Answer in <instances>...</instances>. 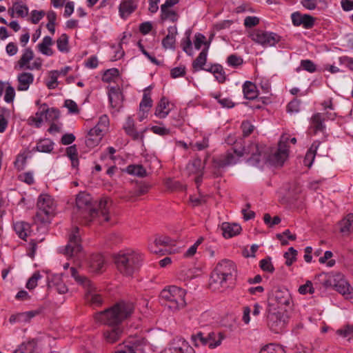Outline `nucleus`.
<instances>
[{
    "mask_svg": "<svg viewBox=\"0 0 353 353\" xmlns=\"http://www.w3.org/2000/svg\"><path fill=\"white\" fill-rule=\"evenodd\" d=\"M14 9L17 17L24 18L28 14V8L21 2H15L13 3Z\"/></svg>",
    "mask_w": 353,
    "mask_h": 353,
    "instance_id": "48",
    "label": "nucleus"
},
{
    "mask_svg": "<svg viewBox=\"0 0 353 353\" xmlns=\"http://www.w3.org/2000/svg\"><path fill=\"white\" fill-rule=\"evenodd\" d=\"M272 300L279 306H288L292 301L291 294L287 289H276L272 294Z\"/></svg>",
    "mask_w": 353,
    "mask_h": 353,
    "instance_id": "19",
    "label": "nucleus"
},
{
    "mask_svg": "<svg viewBox=\"0 0 353 353\" xmlns=\"http://www.w3.org/2000/svg\"><path fill=\"white\" fill-rule=\"evenodd\" d=\"M223 336L221 332H210L207 335L208 347L211 349L215 348L221 345Z\"/></svg>",
    "mask_w": 353,
    "mask_h": 353,
    "instance_id": "37",
    "label": "nucleus"
},
{
    "mask_svg": "<svg viewBox=\"0 0 353 353\" xmlns=\"http://www.w3.org/2000/svg\"><path fill=\"white\" fill-rule=\"evenodd\" d=\"M101 139L99 137L94 136V134L90 131L88 132L85 138V145L88 148H93L98 145L101 142Z\"/></svg>",
    "mask_w": 353,
    "mask_h": 353,
    "instance_id": "51",
    "label": "nucleus"
},
{
    "mask_svg": "<svg viewBox=\"0 0 353 353\" xmlns=\"http://www.w3.org/2000/svg\"><path fill=\"white\" fill-rule=\"evenodd\" d=\"M41 278V275L39 272H34L32 276L29 278L26 283V288L28 290H33L37 285L38 281Z\"/></svg>",
    "mask_w": 353,
    "mask_h": 353,
    "instance_id": "57",
    "label": "nucleus"
},
{
    "mask_svg": "<svg viewBox=\"0 0 353 353\" xmlns=\"http://www.w3.org/2000/svg\"><path fill=\"white\" fill-rule=\"evenodd\" d=\"M70 273L74 281L84 288L86 301L92 306L101 305L103 299L95 285L87 277L81 274L78 270L74 267L70 268Z\"/></svg>",
    "mask_w": 353,
    "mask_h": 353,
    "instance_id": "6",
    "label": "nucleus"
},
{
    "mask_svg": "<svg viewBox=\"0 0 353 353\" xmlns=\"http://www.w3.org/2000/svg\"><path fill=\"white\" fill-rule=\"evenodd\" d=\"M335 287L336 291L340 294L346 296V298L352 297V288L347 282L345 281H339L335 285Z\"/></svg>",
    "mask_w": 353,
    "mask_h": 353,
    "instance_id": "43",
    "label": "nucleus"
},
{
    "mask_svg": "<svg viewBox=\"0 0 353 353\" xmlns=\"http://www.w3.org/2000/svg\"><path fill=\"white\" fill-rule=\"evenodd\" d=\"M297 256V251L292 247H290L288 252L284 254L285 259V265L290 266L296 260Z\"/></svg>",
    "mask_w": 353,
    "mask_h": 353,
    "instance_id": "52",
    "label": "nucleus"
},
{
    "mask_svg": "<svg viewBox=\"0 0 353 353\" xmlns=\"http://www.w3.org/2000/svg\"><path fill=\"white\" fill-rule=\"evenodd\" d=\"M52 44V38L49 36H46L43 39L42 42L38 44V49L43 54L52 56L53 54V51L50 48Z\"/></svg>",
    "mask_w": 353,
    "mask_h": 353,
    "instance_id": "39",
    "label": "nucleus"
},
{
    "mask_svg": "<svg viewBox=\"0 0 353 353\" xmlns=\"http://www.w3.org/2000/svg\"><path fill=\"white\" fill-rule=\"evenodd\" d=\"M37 347V341L32 339L22 343L12 353H35Z\"/></svg>",
    "mask_w": 353,
    "mask_h": 353,
    "instance_id": "31",
    "label": "nucleus"
},
{
    "mask_svg": "<svg viewBox=\"0 0 353 353\" xmlns=\"http://www.w3.org/2000/svg\"><path fill=\"white\" fill-rule=\"evenodd\" d=\"M227 63L232 67H238L243 64V59L236 54H231L227 59Z\"/></svg>",
    "mask_w": 353,
    "mask_h": 353,
    "instance_id": "59",
    "label": "nucleus"
},
{
    "mask_svg": "<svg viewBox=\"0 0 353 353\" xmlns=\"http://www.w3.org/2000/svg\"><path fill=\"white\" fill-rule=\"evenodd\" d=\"M27 158L28 157L26 152L19 153L17 156L16 159L14 162V167L18 170H23L26 163Z\"/></svg>",
    "mask_w": 353,
    "mask_h": 353,
    "instance_id": "50",
    "label": "nucleus"
},
{
    "mask_svg": "<svg viewBox=\"0 0 353 353\" xmlns=\"http://www.w3.org/2000/svg\"><path fill=\"white\" fill-rule=\"evenodd\" d=\"M267 323L270 330L274 332H279L285 325V321L283 319V314L280 312L267 311Z\"/></svg>",
    "mask_w": 353,
    "mask_h": 353,
    "instance_id": "15",
    "label": "nucleus"
},
{
    "mask_svg": "<svg viewBox=\"0 0 353 353\" xmlns=\"http://www.w3.org/2000/svg\"><path fill=\"white\" fill-rule=\"evenodd\" d=\"M64 274H54L52 275L51 283L55 287L56 290L59 294H65L66 292V285L63 281Z\"/></svg>",
    "mask_w": 353,
    "mask_h": 353,
    "instance_id": "36",
    "label": "nucleus"
},
{
    "mask_svg": "<svg viewBox=\"0 0 353 353\" xmlns=\"http://www.w3.org/2000/svg\"><path fill=\"white\" fill-rule=\"evenodd\" d=\"M336 334L343 338L347 339L348 341L353 340V325H346L336 330Z\"/></svg>",
    "mask_w": 353,
    "mask_h": 353,
    "instance_id": "44",
    "label": "nucleus"
},
{
    "mask_svg": "<svg viewBox=\"0 0 353 353\" xmlns=\"http://www.w3.org/2000/svg\"><path fill=\"white\" fill-rule=\"evenodd\" d=\"M292 24L296 26H302L305 29H311L314 27L316 18L308 14H301L296 11L291 14Z\"/></svg>",
    "mask_w": 353,
    "mask_h": 353,
    "instance_id": "13",
    "label": "nucleus"
},
{
    "mask_svg": "<svg viewBox=\"0 0 353 353\" xmlns=\"http://www.w3.org/2000/svg\"><path fill=\"white\" fill-rule=\"evenodd\" d=\"M17 81V90L26 91L34 81V75L30 72H23L18 74Z\"/></svg>",
    "mask_w": 353,
    "mask_h": 353,
    "instance_id": "24",
    "label": "nucleus"
},
{
    "mask_svg": "<svg viewBox=\"0 0 353 353\" xmlns=\"http://www.w3.org/2000/svg\"><path fill=\"white\" fill-rule=\"evenodd\" d=\"M109 118L107 115L104 114L99 117L97 124L92 129L90 130L94 136H97L100 139H102L105 133L108 130L109 127Z\"/></svg>",
    "mask_w": 353,
    "mask_h": 353,
    "instance_id": "21",
    "label": "nucleus"
},
{
    "mask_svg": "<svg viewBox=\"0 0 353 353\" xmlns=\"http://www.w3.org/2000/svg\"><path fill=\"white\" fill-rule=\"evenodd\" d=\"M68 259L75 257L77 263H79L83 257L81 245V234L78 225H72L68 236Z\"/></svg>",
    "mask_w": 353,
    "mask_h": 353,
    "instance_id": "9",
    "label": "nucleus"
},
{
    "mask_svg": "<svg viewBox=\"0 0 353 353\" xmlns=\"http://www.w3.org/2000/svg\"><path fill=\"white\" fill-rule=\"evenodd\" d=\"M165 185L168 188L171 190H183L184 186L177 181H174L170 179H168L165 181Z\"/></svg>",
    "mask_w": 353,
    "mask_h": 353,
    "instance_id": "62",
    "label": "nucleus"
},
{
    "mask_svg": "<svg viewBox=\"0 0 353 353\" xmlns=\"http://www.w3.org/2000/svg\"><path fill=\"white\" fill-rule=\"evenodd\" d=\"M298 291L301 294H306L307 293L312 294L314 292V288L312 286V283L310 281H307L305 284L299 288Z\"/></svg>",
    "mask_w": 353,
    "mask_h": 353,
    "instance_id": "61",
    "label": "nucleus"
},
{
    "mask_svg": "<svg viewBox=\"0 0 353 353\" xmlns=\"http://www.w3.org/2000/svg\"><path fill=\"white\" fill-rule=\"evenodd\" d=\"M203 44L205 46V48L210 46V43L205 41V37L203 34L201 33L196 34L194 41V48L196 50H199Z\"/></svg>",
    "mask_w": 353,
    "mask_h": 353,
    "instance_id": "58",
    "label": "nucleus"
},
{
    "mask_svg": "<svg viewBox=\"0 0 353 353\" xmlns=\"http://www.w3.org/2000/svg\"><path fill=\"white\" fill-rule=\"evenodd\" d=\"M243 92L245 98L249 100L254 99L258 95V91L255 84L248 81L244 83Z\"/></svg>",
    "mask_w": 353,
    "mask_h": 353,
    "instance_id": "35",
    "label": "nucleus"
},
{
    "mask_svg": "<svg viewBox=\"0 0 353 353\" xmlns=\"http://www.w3.org/2000/svg\"><path fill=\"white\" fill-rule=\"evenodd\" d=\"M186 169L189 174H198L203 172V166L201 160L199 159H194L192 161H190L188 163Z\"/></svg>",
    "mask_w": 353,
    "mask_h": 353,
    "instance_id": "38",
    "label": "nucleus"
},
{
    "mask_svg": "<svg viewBox=\"0 0 353 353\" xmlns=\"http://www.w3.org/2000/svg\"><path fill=\"white\" fill-rule=\"evenodd\" d=\"M324 121L325 117L321 113H316L312 117L311 125L314 134L318 132H324L325 130V125L323 123Z\"/></svg>",
    "mask_w": 353,
    "mask_h": 353,
    "instance_id": "29",
    "label": "nucleus"
},
{
    "mask_svg": "<svg viewBox=\"0 0 353 353\" xmlns=\"http://www.w3.org/2000/svg\"><path fill=\"white\" fill-rule=\"evenodd\" d=\"M341 232L349 234L353 232V214H348L340 223Z\"/></svg>",
    "mask_w": 353,
    "mask_h": 353,
    "instance_id": "40",
    "label": "nucleus"
},
{
    "mask_svg": "<svg viewBox=\"0 0 353 353\" xmlns=\"http://www.w3.org/2000/svg\"><path fill=\"white\" fill-rule=\"evenodd\" d=\"M108 99L111 107L119 111L122 106L123 94L118 86H112L110 88L108 91Z\"/></svg>",
    "mask_w": 353,
    "mask_h": 353,
    "instance_id": "18",
    "label": "nucleus"
},
{
    "mask_svg": "<svg viewBox=\"0 0 353 353\" xmlns=\"http://www.w3.org/2000/svg\"><path fill=\"white\" fill-rule=\"evenodd\" d=\"M192 340L195 346L207 345L208 344L207 336H204L203 333L201 332L192 335Z\"/></svg>",
    "mask_w": 353,
    "mask_h": 353,
    "instance_id": "53",
    "label": "nucleus"
},
{
    "mask_svg": "<svg viewBox=\"0 0 353 353\" xmlns=\"http://www.w3.org/2000/svg\"><path fill=\"white\" fill-rule=\"evenodd\" d=\"M208 51V46L202 50V51L199 53V56L193 61L192 68L194 72H196L201 70V69H204L203 66L205 65L207 61Z\"/></svg>",
    "mask_w": 353,
    "mask_h": 353,
    "instance_id": "33",
    "label": "nucleus"
},
{
    "mask_svg": "<svg viewBox=\"0 0 353 353\" xmlns=\"http://www.w3.org/2000/svg\"><path fill=\"white\" fill-rule=\"evenodd\" d=\"M57 208L54 199L48 194H41L39 196L37 202V212L34 216L35 223H49L54 216Z\"/></svg>",
    "mask_w": 353,
    "mask_h": 353,
    "instance_id": "7",
    "label": "nucleus"
},
{
    "mask_svg": "<svg viewBox=\"0 0 353 353\" xmlns=\"http://www.w3.org/2000/svg\"><path fill=\"white\" fill-rule=\"evenodd\" d=\"M126 171L128 174L139 177H144L147 175L146 170L142 165H130L127 167Z\"/></svg>",
    "mask_w": 353,
    "mask_h": 353,
    "instance_id": "42",
    "label": "nucleus"
},
{
    "mask_svg": "<svg viewBox=\"0 0 353 353\" xmlns=\"http://www.w3.org/2000/svg\"><path fill=\"white\" fill-rule=\"evenodd\" d=\"M168 99L163 97L156 107L155 115L160 119L165 118L170 112V110L168 108Z\"/></svg>",
    "mask_w": 353,
    "mask_h": 353,
    "instance_id": "32",
    "label": "nucleus"
},
{
    "mask_svg": "<svg viewBox=\"0 0 353 353\" xmlns=\"http://www.w3.org/2000/svg\"><path fill=\"white\" fill-rule=\"evenodd\" d=\"M119 75V71L117 68H113L105 71L102 76V81L105 83L114 81L115 79Z\"/></svg>",
    "mask_w": 353,
    "mask_h": 353,
    "instance_id": "46",
    "label": "nucleus"
},
{
    "mask_svg": "<svg viewBox=\"0 0 353 353\" xmlns=\"http://www.w3.org/2000/svg\"><path fill=\"white\" fill-rule=\"evenodd\" d=\"M60 117V111L56 108H49L46 103L41 104L35 116L30 117L28 119L30 124L39 128L46 121L48 123L57 121Z\"/></svg>",
    "mask_w": 353,
    "mask_h": 353,
    "instance_id": "10",
    "label": "nucleus"
},
{
    "mask_svg": "<svg viewBox=\"0 0 353 353\" xmlns=\"http://www.w3.org/2000/svg\"><path fill=\"white\" fill-rule=\"evenodd\" d=\"M260 268L263 271L269 273H273L274 271V268L271 262V259L270 257L263 259L260 261Z\"/></svg>",
    "mask_w": 353,
    "mask_h": 353,
    "instance_id": "56",
    "label": "nucleus"
},
{
    "mask_svg": "<svg viewBox=\"0 0 353 353\" xmlns=\"http://www.w3.org/2000/svg\"><path fill=\"white\" fill-rule=\"evenodd\" d=\"M236 267L230 260H222L219 262L210 276V287L213 290L228 288L234 279Z\"/></svg>",
    "mask_w": 353,
    "mask_h": 353,
    "instance_id": "5",
    "label": "nucleus"
},
{
    "mask_svg": "<svg viewBox=\"0 0 353 353\" xmlns=\"http://www.w3.org/2000/svg\"><path fill=\"white\" fill-rule=\"evenodd\" d=\"M33 51L30 48L24 49L21 57L17 62V64L14 67L15 69L18 68L19 70H28V67L31 66L30 62L33 59Z\"/></svg>",
    "mask_w": 353,
    "mask_h": 353,
    "instance_id": "23",
    "label": "nucleus"
},
{
    "mask_svg": "<svg viewBox=\"0 0 353 353\" xmlns=\"http://www.w3.org/2000/svg\"><path fill=\"white\" fill-rule=\"evenodd\" d=\"M254 126L249 121H243L241 125V129L242 130L243 137L250 136L254 130Z\"/></svg>",
    "mask_w": 353,
    "mask_h": 353,
    "instance_id": "54",
    "label": "nucleus"
},
{
    "mask_svg": "<svg viewBox=\"0 0 353 353\" xmlns=\"http://www.w3.org/2000/svg\"><path fill=\"white\" fill-rule=\"evenodd\" d=\"M123 129L125 133L132 137L133 140H141L143 139V132L146 130H144L143 132H139L137 131L134 127V121L133 119L130 117H128L126 119V121L123 125Z\"/></svg>",
    "mask_w": 353,
    "mask_h": 353,
    "instance_id": "22",
    "label": "nucleus"
},
{
    "mask_svg": "<svg viewBox=\"0 0 353 353\" xmlns=\"http://www.w3.org/2000/svg\"><path fill=\"white\" fill-rule=\"evenodd\" d=\"M301 66L303 68V70L310 73H313L316 70V65L314 63L313 61L309 59L302 60L301 61Z\"/></svg>",
    "mask_w": 353,
    "mask_h": 353,
    "instance_id": "63",
    "label": "nucleus"
},
{
    "mask_svg": "<svg viewBox=\"0 0 353 353\" xmlns=\"http://www.w3.org/2000/svg\"><path fill=\"white\" fill-rule=\"evenodd\" d=\"M134 310L132 303L120 301L111 307L94 315V319L105 325H121V323L129 317Z\"/></svg>",
    "mask_w": 353,
    "mask_h": 353,
    "instance_id": "3",
    "label": "nucleus"
},
{
    "mask_svg": "<svg viewBox=\"0 0 353 353\" xmlns=\"http://www.w3.org/2000/svg\"><path fill=\"white\" fill-rule=\"evenodd\" d=\"M66 72V68L64 69H61V71L59 70H52L49 72L48 76L45 80V84L48 89H54L59 85L58 78L60 77L61 74H65Z\"/></svg>",
    "mask_w": 353,
    "mask_h": 353,
    "instance_id": "28",
    "label": "nucleus"
},
{
    "mask_svg": "<svg viewBox=\"0 0 353 353\" xmlns=\"http://www.w3.org/2000/svg\"><path fill=\"white\" fill-rule=\"evenodd\" d=\"M13 228L17 236L23 240H26L31 232V226L26 221H21L14 223Z\"/></svg>",
    "mask_w": 353,
    "mask_h": 353,
    "instance_id": "25",
    "label": "nucleus"
},
{
    "mask_svg": "<svg viewBox=\"0 0 353 353\" xmlns=\"http://www.w3.org/2000/svg\"><path fill=\"white\" fill-rule=\"evenodd\" d=\"M320 144H321V142L319 141H315L312 143V145L307 150V152L305 154V157L304 158L303 163H304L305 165H306L309 168L311 167V165H312L313 161L314 160L316 150H317L318 148L319 147Z\"/></svg>",
    "mask_w": 353,
    "mask_h": 353,
    "instance_id": "34",
    "label": "nucleus"
},
{
    "mask_svg": "<svg viewBox=\"0 0 353 353\" xmlns=\"http://www.w3.org/2000/svg\"><path fill=\"white\" fill-rule=\"evenodd\" d=\"M143 255L134 250L119 251L113 255V262L117 270L124 276H132L142 265Z\"/></svg>",
    "mask_w": 353,
    "mask_h": 353,
    "instance_id": "4",
    "label": "nucleus"
},
{
    "mask_svg": "<svg viewBox=\"0 0 353 353\" xmlns=\"http://www.w3.org/2000/svg\"><path fill=\"white\" fill-rule=\"evenodd\" d=\"M36 150L41 152H50L53 150V143L50 139L41 140L37 143Z\"/></svg>",
    "mask_w": 353,
    "mask_h": 353,
    "instance_id": "47",
    "label": "nucleus"
},
{
    "mask_svg": "<svg viewBox=\"0 0 353 353\" xmlns=\"http://www.w3.org/2000/svg\"><path fill=\"white\" fill-rule=\"evenodd\" d=\"M208 72L213 73L216 79L221 83L225 81V74L223 67L219 64H214L210 66V70Z\"/></svg>",
    "mask_w": 353,
    "mask_h": 353,
    "instance_id": "41",
    "label": "nucleus"
},
{
    "mask_svg": "<svg viewBox=\"0 0 353 353\" xmlns=\"http://www.w3.org/2000/svg\"><path fill=\"white\" fill-rule=\"evenodd\" d=\"M178 14L172 10L166 9L164 12H161L162 20H170L172 22H175L178 20Z\"/></svg>",
    "mask_w": 353,
    "mask_h": 353,
    "instance_id": "55",
    "label": "nucleus"
},
{
    "mask_svg": "<svg viewBox=\"0 0 353 353\" xmlns=\"http://www.w3.org/2000/svg\"><path fill=\"white\" fill-rule=\"evenodd\" d=\"M245 154L250 155L247 161L251 165H257L261 160L266 158L264 146L250 143L241 150L236 148L228 150L225 154L214 158L213 163L216 167L223 168L236 163L239 159Z\"/></svg>",
    "mask_w": 353,
    "mask_h": 353,
    "instance_id": "2",
    "label": "nucleus"
},
{
    "mask_svg": "<svg viewBox=\"0 0 353 353\" xmlns=\"http://www.w3.org/2000/svg\"><path fill=\"white\" fill-rule=\"evenodd\" d=\"M40 313L39 310H31L25 312L18 313L12 315L10 317V322L13 323H27L29 322L33 317L36 316Z\"/></svg>",
    "mask_w": 353,
    "mask_h": 353,
    "instance_id": "26",
    "label": "nucleus"
},
{
    "mask_svg": "<svg viewBox=\"0 0 353 353\" xmlns=\"http://www.w3.org/2000/svg\"><path fill=\"white\" fill-rule=\"evenodd\" d=\"M260 23V19L255 16H248L244 19V26L245 28H252L256 26Z\"/></svg>",
    "mask_w": 353,
    "mask_h": 353,
    "instance_id": "64",
    "label": "nucleus"
},
{
    "mask_svg": "<svg viewBox=\"0 0 353 353\" xmlns=\"http://www.w3.org/2000/svg\"><path fill=\"white\" fill-rule=\"evenodd\" d=\"M289 137L283 135L279 142L278 149L272 157V161L279 165H282L288 157V145Z\"/></svg>",
    "mask_w": 353,
    "mask_h": 353,
    "instance_id": "12",
    "label": "nucleus"
},
{
    "mask_svg": "<svg viewBox=\"0 0 353 353\" xmlns=\"http://www.w3.org/2000/svg\"><path fill=\"white\" fill-rule=\"evenodd\" d=\"M123 333L121 325H106L103 330V335L107 343H114L117 342Z\"/></svg>",
    "mask_w": 353,
    "mask_h": 353,
    "instance_id": "17",
    "label": "nucleus"
},
{
    "mask_svg": "<svg viewBox=\"0 0 353 353\" xmlns=\"http://www.w3.org/2000/svg\"><path fill=\"white\" fill-rule=\"evenodd\" d=\"M185 291L177 286L172 285L161 292V298L167 302L168 307L172 311L179 310L185 305Z\"/></svg>",
    "mask_w": 353,
    "mask_h": 353,
    "instance_id": "8",
    "label": "nucleus"
},
{
    "mask_svg": "<svg viewBox=\"0 0 353 353\" xmlns=\"http://www.w3.org/2000/svg\"><path fill=\"white\" fill-rule=\"evenodd\" d=\"M138 1L139 0H122L119 6L121 18L125 19L134 12L137 8Z\"/></svg>",
    "mask_w": 353,
    "mask_h": 353,
    "instance_id": "20",
    "label": "nucleus"
},
{
    "mask_svg": "<svg viewBox=\"0 0 353 353\" xmlns=\"http://www.w3.org/2000/svg\"><path fill=\"white\" fill-rule=\"evenodd\" d=\"M160 353H195L194 350L183 339L174 340Z\"/></svg>",
    "mask_w": 353,
    "mask_h": 353,
    "instance_id": "14",
    "label": "nucleus"
},
{
    "mask_svg": "<svg viewBox=\"0 0 353 353\" xmlns=\"http://www.w3.org/2000/svg\"><path fill=\"white\" fill-rule=\"evenodd\" d=\"M105 259L101 254L92 256L90 260L91 271L95 273H101L104 270Z\"/></svg>",
    "mask_w": 353,
    "mask_h": 353,
    "instance_id": "30",
    "label": "nucleus"
},
{
    "mask_svg": "<svg viewBox=\"0 0 353 353\" xmlns=\"http://www.w3.org/2000/svg\"><path fill=\"white\" fill-rule=\"evenodd\" d=\"M110 205V199L103 198L99 201L97 209L91 195L85 192H81L76 197L77 212L72 214V221H84L85 223H88L96 220L99 224L108 223L110 221L109 212Z\"/></svg>",
    "mask_w": 353,
    "mask_h": 353,
    "instance_id": "1",
    "label": "nucleus"
},
{
    "mask_svg": "<svg viewBox=\"0 0 353 353\" xmlns=\"http://www.w3.org/2000/svg\"><path fill=\"white\" fill-rule=\"evenodd\" d=\"M248 37L254 43L265 48L275 46L281 39V37L278 34L261 29H254L250 31Z\"/></svg>",
    "mask_w": 353,
    "mask_h": 353,
    "instance_id": "11",
    "label": "nucleus"
},
{
    "mask_svg": "<svg viewBox=\"0 0 353 353\" xmlns=\"http://www.w3.org/2000/svg\"><path fill=\"white\" fill-rule=\"evenodd\" d=\"M19 180L26 183L28 185H32L34 183L33 173L32 172H23L19 175Z\"/></svg>",
    "mask_w": 353,
    "mask_h": 353,
    "instance_id": "60",
    "label": "nucleus"
},
{
    "mask_svg": "<svg viewBox=\"0 0 353 353\" xmlns=\"http://www.w3.org/2000/svg\"><path fill=\"white\" fill-rule=\"evenodd\" d=\"M259 353H285V351L279 345L269 344L263 347Z\"/></svg>",
    "mask_w": 353,
    "mask_h": 353,
    "instance_id": "49",
    "label": "nucleus"
},
{
    "mask_svg": "<svg viewBox=\"0 0 353 353\" xmlns=\"http://www.w3.org/2000/svg\"><path fill=\"white\" fill-rule=\"evenodd\" d=\"M68 157L71 161L72 167L77 168L79 166V159L76 145L68 147Z\"/></svg>",
    "mask_w": 353,
    "mask_h": 353,
    "instance_id": "45",
    "label": "nucleus"
},
{
    "mask_svg": "<svg viewBox=\"0 0 353 353\" xmlns=\"http://www.w3.org/2000/svg\"><path fill=\"white\" fill-rule=\"evenodd\" d=\"M221 229L225 238H232L240 234L241 231V227L240 225L227 222L222 223Z\"/></svg>",
    "mask_w": 353,
    "mask_h": 353,
    "instance_id": "27",
    "label": "nucleus"
},
{
    "mask_svg": "<svg viewBox=\"0 0 353 353\" xmlns=\"http://www.w3.org/2000/svg\"><path fill=\"white\" fill-rule=\"evenodd\" d=\"M153 101L151 99L150 86L147 87L143 90V94L142 100L139 104V120L142 121L147 117V114L152 106Z\"/></svg>",
    "mask_w": 353,
    "mask_h": 353,
    "instance_id": "16",
    "label": "nucleus"
}]
</instances>
